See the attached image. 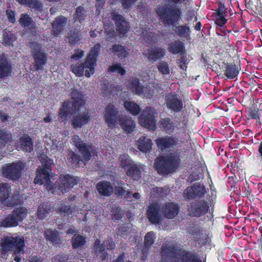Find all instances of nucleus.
Returning <instances> with one entry per match:
<instances>
[{"label":"nucleus","instance_id":"nucleus-1","mask_svg":"<svg viewBox=\"0 0 262 262\" xmlns=\"http://www.w3.org/2000/svg\"><path fill=\"white\" fill-rule=\"evenodd\" d=\"M166 2L169 5L159 7L156 10V13L163 23L174 26L182 17L179 5L186 4L189 0H166Z\"/></svg>","mask_w":262,"mask_h":262},{"label":"nucleus","instance_id":"nucleus-2","mask_svg":"<svg viewBox=\"0 0 262 262\" xmlns=\"http://www.w3.org/2000/svg\"><path fill=\"white\" fill-rule=\"evenodd\" d=\"M161 262H174L180 257L182 262H202L195 254L186 250L177 248L173 244H164L160 249Z\"/></svg>","mask_w":262,"mask_h":262},{"label":"nucleus","instance_id":"nucleus-3","mask_svg":"<svg viewBox=\"0 0 262 262\" xmlns=\"http://www.w3.org/2000/svg\"><path fill=\"white\" fill-rule=\"evenodd\" d=\"M101 49L99 43L95 44L91 48L89 54L84 62H78L76 64L71 65V71L76 76L81 77L83 75L85 71V76L90 77L95 71V66L97 61V57Z\"/></svg>","mask_w":262,"mask_h":262},{"label":"nucleus","instance_id":"nucleus-4","mask_svg":"<svg viewBox=\"0 0 262 262\" xmlns=\"http://www.w3.org/2000/svg\"><path fill=\"white\" fill-rule=\"evenodd\" d=\"M83 94L78 91L72 93L71 100L64 101L59 108L58 116L61 119L67 120L69 114L72 115L79 112L85 104Z\"/></svg>","mask_w":262,"mask_h":262},{"label":"nucleus","instance_id":"nucleus-5","mask_svg":"<svg viewBox=\"0 0 262 262\" xmlns=\"http://www.w3.org/2000/svg\"><path fill=\"white\" fill-rule=\"evenodd\" d=\"M181 159L179 155L170 153L157 158L155 168L159 174L167 175L174 172L179 167Z\"/></svg>","mask_w":262,"mask_h":262},{"label":"nucleus","instance_id":"nucleus-6","mask_svg":"<svg viewBox=\"0 0 262 262\" xmlns=\"http://www.w3.org/2000/svg\"><path fill=\"white\" fill-rule=\"evenodd\" d=\"M25 240L20 236H5L0 242V254L3 257L10 251L14 254H23L24 253Z\"/></svg>","mask_w":262,"mask_h":262},{"label":"nucleus","instance_id":"nucleus-7","mask_svg":"<svg viewBox=\"0 0 262 262\" xmlns=\"http://www.w3.org/2000/svg\"><path fill=\"white\" fill-rule=\"evenodd\" d=\"M41 166L38 167L36 170V176L34 179V183L40 185L43 184L49 185L51 183V177L50 172L53 164V160L46 155H42L39 158Z\"/></svg>","mask_w":262,"mask_h":262},{"label":"nucleus","instance_id":"nucleus-8","mask_svg":"<svg viewBox=\"0 0 262 262\" xmlns=\"http://www.w3.org/2000/svg\"><path fill=\"white\" fill-rule=\"evenodd\" d=\"M211 202L210 200L195 199L187 205L188 215L191 217L199 218L210 213Z\"/></svg>","mask_w":262,"mask_h":262},{"label":"nucleus","instance_id":"nucleus-9","mask_svg":"<svg viewBox=\"0 0 262 262\" xmlns=\"http://www.w3.org/2000/svg\"><path fill=\"white\" fill-rule=\"evenodd\" d=\"M28 213L24 207L15 208L11 212L0 221V227L12 228L19 225L26 218Z\"/></svg>","mask_w":262,"mask_h":262},{"label":"nucleus","instance_id":"nucleus-10","mask_svg":"<svg viewBox=\"0 0 262 262\" xmlns=\"http://www.w3.org/2000/svg\"><path fill=\"white\" fill-rule=\"evenodd\" d=\"M25 167L21 161L13 162L4 165L1 172L4 178L13 181H17L21 178Z\"/></svg>","mask_w":262,"mask_h":262},{"label":"nucleus","instance_id":"nucleus-11","mask_svg":"<svg viewBox=\"0 0 262 262\" xmlns=\"http://www.w3.org/2000/svg\"><path fill=\"white\" fill-rule=\"evenodd\" d=\"M11 194V186L8 183H0V202L7 207H14L20 204L18 194Z\"/></svg>","mask_w":262,"mask_h":262},{"label":"nucleus","instance_id":"nucleus-12","mask_svg":"<svg viewBox=\"0 0 262 262\" xmlns=\"http://www.w3.org/2000/svg\"><path fill=\"white\" fill-rule=\"evenodd\" d=\"M32 56L33 58L34 63V68L36 71L42 69L48 61L47 55L45 52L41 50V45L33 42L31 45Z\"/></svg>","mask_w":262,"mask_h":262},{"label":"nucleus","instance_id":"nucleus-13","mask_svg":"<svg viewBox=\"0 0 262 262\" xmlns=\"http://www.w3.org/2000/svg\"><path fill=\"white\" fill-rule=\"evenodd\" d=\"M207 192V189L203 184L196 182L187 187L183 193L186 200H194L196 199H204Z\"/></svg>","mask_w":262,"mask_h":262},{"label":"nucleus","instance_id":"nucleus-14","mask_svg":"<svg viewBox=\"0 0 262 262\" xmlns=\"http://www.w3.org/2000/svg\"><path fill=\"white\" fill-rule=\"evenodd\" d=\"M74 145L78 148L84 160L89 161L92 157L97 154V151L92 144H87L83 142L78 135L73 137Z\"/></svg>","mask_w":262,"mask_h":262},{"label":"nucleus","instance_id":"nucleus-15","mask_svg":"<svg viewBox=\"0 0 262 262\" xmlns=\"http://www.w3.org/2000/svg\"><path fill=\"white\" fill-rule=\"evenodd\" d=\"M123 114L113 104L109 103L106 106L104 115V119L108 126L113 128L122 118Z\"/></svg>","mask_w":262,"mask_h":262},{"label":"nucleus","instance_id":"nucleus-16","mask_svg":"<svg viewBox=\"0 0 262 262\" xmlns=\"http://www.w3.org/2000/svg\"><path fill=\"white\" fill-rule=\"evenodd\" d=\"M140 125L149 130L154 131L157 128L156 120L151 107H146L139 117Z\"/></svg>","mask_w":262,"mask_h":262},{"label":"nucleus","instance_id":"nucleus-17","mask_svg":"<svg viewBox=\"0 0 262 262\" xmlns=\"http://www.w3.org/2000/svg\"><path fill=\"white\" fill-rule=\"evenodd\" d=\"M58 189L62 193L71 190L80 181L78 177L69 173L60 174L59 177Z\"/></svg>","mask_w":262,"mask_h":262},{"label":"nucleus","instance_id":"nucleus-18","mask_svg":"<svg viewBox=\"0 0 262 262\" xmlns=\"http://www.w3.org/2000/svg\"><path fill=\"white\" fill-rule=\"evenodd\" d=\"M165 104L172 113H178L183 109V102L176 94L170 93L165 96Z\"/></svg>","mask_w":262,"mask_h":262},{"label":"nucleus","instance_id":"nucleus-19","mask_svg":"<svg viewBox=\"0 0 262 262\" xmlns=\"http://www.w3.org/2000/svg\"><path fill=\"white\" fill-rule=\"evenodd\" d=\"M112 20L116 26V30L119 35H125L129 30L130 26L124 17L116 12H112Z\"/></svg>","mask_w":262,"mask_h":262},{"label":"nucleus","instance_id":"nucleus-20","mask_svg":"<svg viewBox=\"0 0 262 262\" xmlns=\"http://www.w3.org/2000/svg\"><path fill=\"white\" fill-rule=\"evenodd\" d=\"M178 141V138L172 136L166 135L156 139L155 143L159 150L164 151L176 146Z\"/></svg>","mask_w":262,"mask_h":262},{"label":"nucleus","instance_id":"nucleus-21","mask_svg":"<svg viewBox=\"0 0 262 262\" xmlns=\"http://www.w3.org/2000/svg\"><path fill=\"white\" fill-rule=\"evenodd\" d=\"M162 214L168 219H173L180 212V206L174 202H166L161 208Z\"/></svg>","mask_w":262,"mask_h":262},{"label":"nucleus","instance_id":"nucleus-22","mask_svg":"<svg viewBox=\"0 0 262 262\" xmlns=\"http://www.w3.org/2000/svg\"><path fill=\"white\" fill-rule=\"evenodd\" d=\"M91 120V116L88 112L78 113L72 118V125L74 128H80L88 124Z\"/></svg>","mask_w":262,"mask_h":262},{"label":"nucleus","instance_id":"nucleus-23","mask_svg":"<svg viewBox=\"0 0 262 262\" xmlns=\"http://www.w3.org/2000/svg\"><path fill=\"white\" fill-rule=\"evenodd\" d=\"M179 124L180 122L177 124L173 118L168 117L161 118L159 121L160 128L168 134L174 133Z\"/></svg>","mask_w":262,"mask_h":262},{"label":"nucleus","instance_id":"nucleus-24","mask_svg":"<svg viewBox=\"0 0 262 262\" xmlns=\"http://www.w3.org/2000/svg\"><path fill=\"white\" fill-rule=\"evenodd\" d=\"M146 214L148 221L155 225H159L161 222L159 214V208L157 204H151L148 207Z\"/></svg>","mask_w":262,"mask_h":262},{"label":"nucleus","instance_id":"nucleus-25","mask_svg":"<svg viewBox=\"0 0 262 262\" xmlns=\"http://www.w3.org/2000/svg\"><path fill=\"white\" fill-rule=\"evenodd\" d=\"M68 23V18L62 15L56 17L52 26V34L54 36H57L61 34L63 31V27H65Z\"/></svg>","mask_w":262,"mask_h":262},{"label":"nucleus","instance_id":"nucleus-26","mask_svg":"<svg viewBox=\"0 0 262 262\" xmlns=\"http://www.w3.org/2000/svg\"><path fill=\"white\" fill-rule=\"evenodd\" d=\"M18 147L22 150L31 152L33 149V141L28 134H24L17 142Z\"/></svg>","mask_w":262,"mask_h":262},{"label":"nucleus","instance_id":"nucleus-27","mask_svg":"<svg viewBox=\"0 0 262 262\" xmlns=\"http://www.w3.org/2000/svg\"><path fill=\"white\" fill-rule=\"evenodd\" d=\"M96 187L99 194L104 196H110L113 193L114 189L110 181H100L96 184Z\"/></svg>","mask_w":262,"mask_h":262},{"label":"nucleus","instance_id":"nucleus-28","mask_svg":"<svg viewBox=\"0 0 262 262\" xmlns=\"http://www.w3.org/2000/svg\"><path fill=\"white\" fill-rule=\"evenodd\" d=\"M12 66L5 56H0V78L6 79L12 73Z\"/></svg>","mask_w":262,"mask_h":262},{"label":"nucleus","instance_id":"nucleus-29","mask_svg":"<svg viewBox=\"0 0 262 262\" xmlns=\"http://www.w3.org/2000/svg\"><path fill=\"white\" fill-rule=\"evenodd\" d=\"M152 145L151 139L145 136H141L137 141V148L144 153L149 152L152 149Z\"/></svg>","mask_w":262,"mask_h":262},{"label":"nucleus","instance_id":"nucleus-30","mask_svg":"<svg viewBox=\"0 0 262 262\" xmlns=\"http://www.w3.org/2000/svg\"><path fill=\"white\" fill-rule=\"evenodd\" d=\"M119 123L124 132L127 134L132 133L136 127L135 122L131 117L126 116H122Z\"/></svg>","mask_w":262,"mask_h":262},{"label":"nucleus","instance_id":"nucleus-31","mask_svg":"<svg viewBox=\"0 0 262 262\" xmlns=\"http://www.w3.org/2000/svg\"><path fill=\"white\" fill-rule=\"evenodd\" d=\"M44 236L47 241L50 242L53 246H58L61 244V240L57 230L47 229L44 232Z\"/></svg>","mask_w":262,"mask_h":262},{"label":"nucleus","instance_id":"nucleus-32","mask_svg":"<svg viewBox=\"0 0 262 262\" xmlns=\"http://www.w3.org/2000/svg\"><path fill=\"white\" fill-rule=\"evenodd\" d=\"M165 50L161 47L149 49L147 50L146 57L151 61H156L162 58L165 54Z\"/></svg>","mask_w":262,"mask_h":262},{"label":"nucleus","instance_id":"nucleus-33","mask_svg":"<svg viewBox=\"0 0 262 262\" xmlns=\"http://www.w3.org/2000/svg\"><path fill=\"white\" fill-rule=\"evenodd\" d=\"M125 171L126 176L133 181H138L141 178V168L136 163H134Z\"/></svg>","mask_w":262,"mask_h":262},{"label":"nucleus","instance_id":"nucleus-34","mask_svg":"<svg viewBox=\"0 0 262 262\" xmlns=\"http://www.w3.org/2000/svg\"><path fill=\"white\" fill-rule=\"evenodd\" d=\"M224 75L228 79H232L234 78L239 73L238 66L234 63H225Z\"/></svg>","mask_w":262,"mask_h":262},{"label":"nucleus","instance_id":"nucleus-35","mask_svg":"<svg viewBox=\"0 0 262 262\" xmlns=\"http://www.w3.org/2000/svg\"><path fill=\"white\" fill-rule=\"evenodd\" d=\"M156 239V235L153 231L147 232L144 236V246L142 250L143 256L146 255L149 249L154 244Z\"/></svg>","mask_w":262,"mask_h":262},{"label":"nucleus","instance_id":"nucleus-36","mask_svg":"<svg viewBox=\"0 0 262 262\" xmlns=\"http://www.w3.org/2000/svg\"><path fill=\"white\" fill-rule=\"evenodd\" d=\"M168 51L172 54H181L185 52L184 43L180 40L178 39L169 43L168 46Z\"/></svg>","mask_w":262,"mask_h":262},{"label":"nucleus","instance_id":"nucleus-37","mask_svg":"<svg viewBox=\"0 0 262 262\" xmlns=\"http://www.w3.org/2000/svg\"><path fill=\"white\" fill-rule=\"evenodd\" d=\"M176 34L180 37L190 38L191 34V30L190 27L187 25H182L176 26L174 29Z\"/></svg>","mask_w":262,"mask_h":262},{"label":"nucleus","instance_id":"nucleus-38","mask_svg":"<svg viewBox=\"0 0 262 262\" xmlns=\"http://www.w3.org/2000/svg\"><path fill=\"white\" fill-rule=\"evenodd\" d=\"M73 249L82 248L86 243L85 237L82 235L75 234L71 241Z\"/></svg>","mask_w":262,"mask_h":262},{"label":"nucleus","instance_id":"nucleus-39","mask_svg":"<svg viewBox=\"0 0 262 262\" xmlns=\"http://www.w3.org/2000/svg\"><path fill=\"white\" fill-rule=\"evenodd\" d=\"M119 167L124 170L131 166L134 163L130 156L126 154H121L118 158Z\"/></svg>","mask_w":262,"mask_h":262},{"label":"nucleus","instance_id":"nucleus-40","mask_svg":"<svg viewBox=\"0 0 262 262\" xmlns=\"http://www.w3.org/2000/svg\"><path fill=\"white\" fill-rule=\"evenodd\" d=\"M12 141V134L10 132L0 126V145L3 147Z\"/></svg>","mask_w":262,"mask_h":262},{"label":"nucleus","instance_id":"nucleus-41","mask_svg":"<svg viewBox=\"0 0 262 262\" xmlns=\"http://www.w3.org/2000/svg\"><path fill=\"white\" fill-rule=\"evenodd\" d=\"M81 37L80 30L76 29L71 30L68 33V42L70 45H76L80 40Z\"/></svg>","mask_w":262,"mask_h":262},{"label":"nucleus","instance_id":"nucleus-42","mask_svg":"<svg viewBox=\"0 0 262 262\" xmlns=\"http://www.w3.org/2000/svg\"><path fill=\"white\" fill-rule=\"evenodd\" d=\"M51 211V205L48 203H43L38 207L37 212L38 217L40 220H43Z\"/></svg>","mask_w":262,"mask_h":262},{"label":"nucleus","instance_id":"nucleus-43","mask_svg":"<svg viewBox=\"0 0 262 262\" xmlns=\"http://www.w3.org/2000/svg\"><path fill=\"white\" fill-rule=\"evenodd\" d=\"M124 106L128 112L133 115H138L141 110L140 106L137 103L133 101H124Z\"/></svg>","mask_w":262,"mask_h":262},{"label":"nucleus","instance_id":"nucleus-44","mask_svg":"<svg viewBox=\"0 0 262 262\" xmlns=\"http://www.w3.org/2000/svg\"><path fill=\"white\" fill-rule=\"evenodd\" d=\"M130 90L133 93L140 95H142L143 92H144V90L145 89V87L142 85L140 84L139 80L135 78L130 82Z\"/></svg>","mask_w":262,"mask_h":262},{"label":"nucleus","instance_id":"nucleus-45","mask_svg":"<svg viewBox=\"0 0 262 262\" xmlns=\"http://www.w3.org/2000/svg\"><path fill=\"white\" fill-rule=\"evenodd\" d=\"M195 241L198 242L201 246H210L211 244V238L209 235V233L205 232L201 233V236L195 237Z\"/></svg>","mask_w":262,"mask_h":262},{"label":"nucleus","instance_id":"nucleus-46","mask_svg":"<svg viewBox=\"0 0 262 262\" xmlns=\"http://www.w3.org/2000/svg\"><path fill=\"white\" fill-rule=\"evenodd\" d=\"M110 50L112 53L116 54L119 58H125L127 55L124 47L119 44L113 45Z\"/></svg>","mask_w":262,"mask_h":262},{"label":"nucleus","instance_id":"nucleus-47","mask_svg":"<svg viewBox=\"0 0 262 262\" xmlns=\"http://www.w3.org/2000/svg\"><path fill=\"white\" fill-rule=\"evenodd\" d=\"M86 16V11L84 7L81 6H79L75 10L73 16V19L75 21H78L81 23L85 19Z\"/></svg>","mask_w":262,"mask_h":262},{"label":"nucleus","instance_id":"nucleus-48","mask_svg":"<svg viewBox=\"0 0 262 262\" xmlns=\"http://www.w3.org/2000/svg\"><path fill=\"white\" fill-rule=\"evenodd\" d=\"M19 23L23 27H28L34 25L32 18L26 13H22L19 19Z\"/></svg>","mask_w":262,"mask_h":262},{"label":"nucleus","instance_id":"nucleus-49","mask_svg":"<svg viewBox=\"0 0 262 262\" xmlns=\"http://www.w3.org/2000/svg\"><path fill=\"white\" fill-rule=\"evenodd\" d=\"M180 55V57L177 60V63L181 69L186 71L187 64L188 63L186 52H183V54L181 53Z\"/></svg>","mask_w":262,"mask_h":262},{"label":"nucleus","instance_id":"nucleus-50","mask_svg":"<svg viewBox=\"0 0 262 262\" xmlns=\"http://www.w3.org/2000/svg\"><path fill=\"white\" fill-rule=\"evenodd\" d=\"M16 37L15 35L11 32L8 33L5 32L3 35V43L7 45H11L15 41Z\"/></svg>","mask_w":262,"mask_h":262},{"label":"nucleus","instance_id":"nucleus-51","mask_svg":"<svg viewBox=\"0 0 262 262\" xmlns=\"http://www.w3.org/2000/svg\"><path fill=\"white\" fill-rule=\"evenodd\" d=\"M27 6L35 11L41 12L43 10L42 4L38 0H29Z\"/></svg>","mask_w":262,"mask_h":262},{"label":"nucleus","instance_id":"nucleus-52","mask_svg":"<svg viewBox=\"0 0 262 262\" xmlns=\"http://www.w3.org/2000/svg\"><path fill=\"white\" fill-rule=\"evenodd\" d=\"M74 211V208L71 207L70 205L67 206L63 204H60V206L57 208V212L64 213L69 216L72 215Z\"/></svg>","mask_w":262,"mask_h":262},{"label":"nucleus","instance_id":"nucleus-53","mask_svg":"<svg viewBox=\"0 0 262 262\" xmlns=\"http://www.w3.org/2000/svg\"><path fill=\"white\" fill-rule=\"evenodd\" d=\"M68 160L72 164H78L82 161L79 155L72 150L69 151L67 155Z\"/></svg>","mask_w":262,"mask_h":262},{"label":"nucleus","instance_id":"nucleus-54","mask_svg":"<svg viewBox=\"0 0 262 262\" xmlns=\"http://www.w3.org/2000/svg\"><path fill=\"white\" fill-rule=\"evenodd\" d=\"M157 69L159 72L163 75H168L170 73V69L169 65L167 62L165 61H160L157 65Z\"/></svg>","mask_w":262,"mask_h":262},{"label":"nucleus","instance_id":"nucleus-55","mask_svg":"<svg viewBox=\"0 0 262 262\" xmlns=\"http://www.w3.org/2000/svg\"><path fill=\"white\" fill-rule=\"evenodd\" d=\"M108 71L112 73L117 72L118 74L123 76L126 74V71L120 63L113 64L109 67Z\"/></svg>","mask_w":262,"mask_h":262},{"label":"nucleus","instance_id":"nucleus-56","mask_svg":"<svg viewBox=\"0 0 262 262\" xmlns=\"http://www.w3.org/2000/svg\"><path fill=\"white\" fill-rule=\"evenodd\" d=\"M187 232L189 234L192 235L195 238V237L201 236V233H203V229L199 226L190 227Z\"/></svg>","mask_w":262,"mask_h":262},{"label":"nucleus","instance_id":"nucleus-57","mask_svg":"<svg viewBox=\"0 0 262 262\" xmlns=\"http://www.w3.org/2000/svg\"><path fill=\"white\" fill-rule=\"evenodd\" d=\"M130 228L126 226H120L117 230V234L123 237H126L130 233Z\"/></svg>","mask_w":262,"mask_h":262},{"label":"nucleus","instance_id":"nucleus-58","mask_svg":"<svg viewBox=\"0 0 262 262\" xmlns=\"http://www.w3.org/2000/svg\"><path fill=\"white\" fill-rule=\"evenodd\" d=\"M136 1H137V0H121L120 2L124 10H129Z\"/></svg>","mask_w":262,"mask_h":262},{"label":"nucleus","instance_id":"nucleus-59","mask_svg":"<svg viewBox=\"0 0 262 262\" xmlns=\"http://www.w3.org/2000/svg\"><path fill=\"white\" fill-rule=\"evenodd\" d=\"M227 15V11L225 5L223 3H220L216 10V16H226Z\"/></svg>","mask_w":262,"mask_h":262},{"label":"nucleus","instance_id":"nucleus-60","mask_svg":"<svg viewBox=\"0 0 262 262\" xmlns=\"http://www.w3.org/2000/svg\"><path fill=\"white\" fill-rule=\"evenodd\" d=\"M248 116L251 119L260 120V114L259 111L256 109H251L249 111Z\"/></svg>","mask_w":262,"mask_h":262},{"label":"nucleus","instance_id":"nucleus-61","mask_svg":"<svg viewBox=\"0 0 262 262\" xmlns=\"http://www.w3.org/2000/svg\"><path fill=\"white\" fill-rule=\"evenodd\" d=\"M226 16H216L215 24L221 27H223L227 23V19L225 18Z\"/></svg>","mask_w":262,"mask_h":262},{"label":"nucleus","instance_id":"nucleus-62","mask_svg":"<svg viewBox=\"0 0 262 262\" xmlns=\"http://www.w3.org/2000/svg\"><path fill=\"white\" fill-rule=\"evenodd\" d=\"M6 13L8 21L11 23L14 24L16 21L15 12L12 10H7Z\"/></svg>","mask_w":262,"mask_h":262},{"label":"nucleus","instance_id":"nucleus-63","mask_svg":"<svg viewBox=\"0 0 262 262\" xmlns=\"http://www.w3.org/2000/svg\"><path fill=\"white\" fill-rule=\"evenodd\" d=\"M84 55V51L81 49H78L76 53L73 54L71 58L73 60H79Z\"/></svg>","mask_w":262,"mask_h":262},{"label":"nucleus","instance_id":"nucleus-64","mask_svg":"<svg viewBox=\"0 0 262 262\" xmlns=\"http://www.w3.org/2000/svg\"><path fill=\"white\" fill-rule=\"evenodd\" d=\"M115 192L117 195L122 196L125 195L126 190L123 187L118 186H115Z\"/></svg>","mask_w":262,"mask_h":262}]
</instances>
